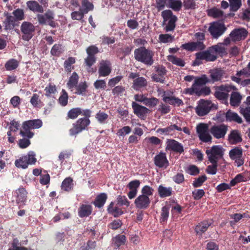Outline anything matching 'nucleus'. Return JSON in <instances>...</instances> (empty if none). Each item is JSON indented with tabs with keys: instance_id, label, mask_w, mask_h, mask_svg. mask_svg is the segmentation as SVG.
Wrapping results in <instances>:
<instances>
[{
	"instance_id": "64",
	"label": "nucleus",
	"mask_w": 250,
	"mask_h": 250,
	"mask_svg": "<svg viewBox=\"0 0 250 250\" xmlns=\"http://www.w3.org/2000/svg\"><path fill=\"white\" fill-rule=\"evenodd\" d=\"M210 93V89L209 87L203 86L198 88L197 95H208Z\"/></svg>"
},
{
	"instance_id": "62",
	"label": "nucleus",
	"mask_w": 250,
	"mask_h": 250,
	"mask_svg": "<svg viewBox=\"0 0 250 250\" xmlns=\"http://www.w3.org/2000/svg\"><path fill=\"white\" fill-rule=\"evenodd\" d=\"M186 172L191 175H196L199 173L198 167L194 165L189 166L186 170Z\"/></svg>"
},
{
	"instance_id": "24",
	"label": "nucleus",
	"mask_w": 250,
	"mask_h": 250,
	"mask_svg": "<svg viewBox=\"0 0 250 250\" xmlns=\"http://www.w3.org/2000/svg\"><path fill=\"white\" fill-rule=\"evenodd\" d=\"M92 212V207L90 205L83 204L78 209V214L80 217H87Z\"/></svg>"
},
{
	"instance_id": "1",
	"label": "nucleus",
	"mask_w": 250,
	"mask_h": 250,
	"mask_svg": "<svg viewBox=\"0 0 250 250\" xmlns=\"http://www.w3.org/2000/svg\"><path fill=\"white\" fill-rule=\"evenodd\" d=\"M154 55L153 51L144 47H140L134 51L135 59L147 65H151L153 63Z\"/></svg>"
},
{
	"instance_id": "21",
	"label": "nucleus",
	"mask_w": 250,
	"mask_h": 250,
	"mask_svg": "<svg viewBox=\"0 0 250 250\" xmlns=\"http://www.w3.org/2000/svg\"><path fill=\"white\" fill-rule=\"evenodd\" d=\"M163 100L165 103L174 106H180L183 104V102L181 99L170 95L166 92L163 95Z\"/></svg>"
},
{
	"instance_id": "7",
	"label": "nucleus",
	"mask_w": 250,
	"mask_h": 250,
	"mask_svg": "<svg viewBox=\"0 0 250 250\" xmlns=\"http://www.w3.org/2000/svg\"><path fill=\"white\" fill-rule=\"evenodd\" d=\"M197 132L200 139L204 142H211L212 137L208 132L207 124L201 123L197 125Z\"/></svg>"
},
{
	"instance_id": "55",
	"label": "nucleus",
	"mask_w": 250,
	"mask_h": 250,
	"mask_svg": "<svg viewBox=\"0 0 250 250\" xmlns=\"http://www.w3.org/2000/svg\"><path fill=\"white\" fill-rule=\"evenodd\" d=\"M68 95L66 91L62 89V95L59 99L60 104L62 106H65L68 102Z\"/></svg>"
},
{
	"instance_id": "9",
	"label": "nucleus",
	"mask_w": 250,
	"mask_h": 250,
	"mask_svg": "<svg viewBox=\"0 0 250 250\" xmlns=\"http://www.w3.org/2000/svg\"><path fill=\"white\" fill-rule=\"evenodd\" d=\"M228 130V125L224 124L214 125L210 129L211 134L217 139L224 138Z\"/></svg>"
},
{
	"instance_id": "22",
	"label": "nucleus",
	"mask_w": 250,
	"mask_h": 250,
	"mask_svg": "<svg viewBox=\"0 0 250 250\" xmlns=\"http://www.w3.org/2000/svg\"><path fill=\"white\" fill-rule=\"evenodd\" d=\"M166 149L179 153H182L184 151L182 145L174 140H170L167 141Z\"/></svg>"
},
{
	"instance_id": "44",
	"label": "nucleus",
	"mask_w": 250,
	"mask_h": 250,
	"mask_svg": "<svg viewBox=\"0 0 250 250\" xmlns=\"http://www.w3.org/2000/svg\"><path fill=\"white\" fill-rule=\"evenodd\" d=\"M106 199V194L105 193H102L97 196L94 204L96 207L98 208H101L104 206Z\"/></svg>"
},
{
	"instance_id": "48",
	"label": "nucleus",
	"mask_w": 250,
	"mask_h": 250,
	"mask_svg": "<svg viewBox=\"0 0 250 250\" xmlns=\"http://www.w3.org/2000/svg\"><path fill=\"white\" fill-rule=\"evenodd\" d=\"M18 66L19 62L15 59L9 60L5 64L6 69L8 71L14 70L17 68Z\"/></svg>"
},
{
	"instance_id": "54",
	"label": "nucleus",
	"mask_w": 250,
	"mask_h": 250,
	"mask_svg": "<svg viewBox=\"0 0 250 250\" xmlns=\"http://www.w3.org/2000/svg\"><path fill=\"white\" fill-rule=\"evenodd\" d=\"M174 37L169 34H160L159 37V40L162 43L171 42Z\"/></svg>"
},
{
	"instance_id": "19",
	"label": "nucleus",
	"mask_w": 250,
	"mask_h": 250,
	"mask_svg": "<svg viewBox=\"0 0 250 250\" xmlns=\"http://www.w3.org/2000/svg\"><path fill=\"white\" fill-rule=\"evenodd\" d=\"M248 32L244 28L237 29L233 30L230 34V38L232 41H239L244 39L247 36Z\"/></svg>"
},
{
	"instance_id": "31",
	"label": "nucleus",
	"mask_w": 250,
	"mask_h": 250,
	"mask_svg": "<svg viewBox=\"0 0 250 250\" xmlns=\"http://www.w3.org/2000/svg\"><path fill=\"white\" fill-rule=\"evenodd\" d=\"M226 120L229 121H234L240 124L242 122V118L236 113L229 110L226 114Z\"/></svg>"
},
{
	"instance_id": "20",
	"label": "nucleus",
	"mask_w": 250,
	"mask_h": 250,
	"mask_svg": "<svg viewBox=\"0 0 250 250\" xmlns=\"http://www.w3.org/2000/svg\"><path fill=\"white\" fill-rule=\"evenodd\" d=\"M154 163L159 167L167 168L169 165L168 161L165 153H159L154 157Z\"/></svg>"
},
{
	"instance_id": "42",
	"label": "nucleus",
	"mask_w": 250,
	"mask_h": 250,
	"mask_svg": "<svg viewBox=\"0 0 250 250\" xmlns=\"http://www.w3.org/2000/svg\"><path fill=\"white\" fill-rule=\"evenodd\" d=\"M94 6L92 3L88 0H82V7L80 8L81 10L85 14L87 13L89 11L93 9Z\"/></svg>"
},
{
	"instance_id": "30",
	"label": "nucleus",
	"mask_w": 250,
	"mask_h": 250,
	"mask_svg": "<svg viewBox=\"0 0 250 250\" xmlns=\"http://www.w3.org/2000/svg\"><path fill=\"white\" fill-rule=\"evenodd\" d=\"M79 76L76 72L73 73L67 83V87L71 91L74 90V87L77 85Z\"/></svg>"
},
{
	"instance_id": "3",
	"label": "nucleus",
	"mask_w": 250,
	"mask_h": 250,
	"mask_svg": "<svg viewBox=\"0 0 250 250\" xmlns=\"http://www.w3.org/2000/svg\"><path fill=\"white\" fill-rule=\"evenodd\" d=\"M33 151H29L27 155H22L15 161V166L19 168L25 169L29 165H34L37 159Z\"/></svg>"
},
{
	"instance_id": "60",
	"label": "nucleus",
	"mask_w": 250,
	"mask_h": 250,
	"mask_svg": "<svg viewBox=\"0 0 250 250\" xmlns=\"http://www.w3.org/2000/svg\"><path fill=\"white\" fill-rule=\"evenodd\" d=\"M159 103V101L156 98H146L144 104L149 107H154Z\"/></svg>"
},
{
	"instance_id": "43",
	"label": "nucleus",
	"mask_w": 250,
	"mask_h": 250,
	"mask_svg": "<svg viewBox=\"0 0 250 250\" xmlns=\"http://www.w3.org/2000/svg\"><path fill=\"white\" fill-rule=\"evenodd\" d=\"M109 116L106 113L99 111L95 115V118L97 121L101 124H104L106 123V121L108 120Z\"/></svg>"
},
{
	"instance_id": "17",
	"label": "nucleus",
	"mask_w": 250,
	"mask_h": 250,
	"mask_svg": "<svg viewBox=\"0 0 250 250\" xmlns=\"http://www.w3.org/2000/svg\"><path fill=\"white\" fill-rule=\"evenodd\" d=\"M111 71V63L108 61L102 60L100 62L99 74L100 76L105 77L110 74Z\"/></svg>"
},
{
	"instance_id": "2",
	"label": "nucleus",
	"mask_w": 250,
	"mask_h": 250,
	"mask_svg": "<svg viewBox=\"0 0 250 250\" xmlns=\"http://www.w3.org/2000/svg\"><path fill=\"white\" fill-rule=\"evenodd\" d=\"M42 121L39 119L25 121L22 124V128L24 131L21 130L20 134L23 137L31 138L33 136L34 133L30 130L39 128L42 126Z\"/></svg>"
},
{
	"instance_id": "38",
	"label": "nucleus",
	"mask_w": 250,
	"mask_h": 250,
	"mask_svg": "<svg viewBox=\"0 0 250 250\" xmlns=\"http://www.w3.org/2000/svg\"><path fill=\"white\" fill-rule=\"evenodd\" d=\"M73 186L72 179L70 177H68L62 181L61 187L62 190L68 191L72 189Z\"/></svg>"
},
{
	"instance_id": "13",
	"label": "nucleus",
	"mask_w": 250,
	"mask_h": 250,
	"mask_svg": "<svg viewBox=\"0 0 250 250\" xmlns=\"http://www.w3.org/2000/svg\"><path fill=\"white\" fill-rule=\"evenodd\" d=\"M231 159L235 160L237 167L243 165L244 161L242 159V150L238 147H235L231 149L229 153Z\"/></svg>"
},
{
	"instance_id": "57",
	"label": "nucleus",
	"mask_w": 250,
	"mask_h": 250,
	"mask_svg": "<svg viewBox=\"0 0 250 250\" xmlns=\"http://www.w3.org/2000/svg\"><path fill=\"white\" fill-rule=\"evenodd\" d=\"M4 15L6 17L5 21V27L6 28H10L11 26H13L14 23V18L8 13H4Z\"/></svg>"
},
{
	"instance_id": "10",
	"label": "nucleus",
	"mask_w": 250,
	"mask_h": 250,
	"mask_svg": "<svg viewBox=\"0 0 250 250\" xmlns=\"http://www.w3.org/2000/svg\"><path fill=\"white\" fill-rule=\"evenodd\" d=\"M226 28L224 24L219 22H213L210 24L208 28L210 34L214 38H217L221 36L226 31Z\"/></svg>"
},
{
	"instance_id": "51",
	"label": "nucleus",
	"mask_w": 250,
	"mask_h": 250,
	"mask_svg": "<svg viewBox=\"0 0 250 250\" xmlns=\"http://www.w3.org/2000/svg\"><path fill=\"white\" fill-rule=\"evenodd\" d=\"M82 113V110L80 108H74L69 110L67 113L68 117L72 119H76Z\"/></svg>"
},
{
	"instance_id": "25",
	"label": "nucleus",
	"mask_w": 250,
	"mask_h": 250,
	"mask_svg": "<svg viewBox=\"0 0 250 250\" xmlns=\"http://www.w3.org/2000/svg\"><path fill=\"white\" fill-rule=\"evenodd\" d=\"M147 84L146 79L142 77H137L133 80L132 88L136 90H139L141 88L145 87Z\"/></svg>"
},
{
	"instance_id": "6",
	"label": "nucleus",
	"mask_w": 250,
	"mask_h": 250,
	"mask_svg": "<svg viewBox=\"0 0 250 250\" xmlns=\"http://www.w3.org/2000/svg\"><path fill=\"white\" fill-rule=\"evenodd\" d=\"M162 16L164 19V22L168 21L165 30L166 31L173 30L175 27V22L177 21V17L173 15L170 10H166L162 12Z\"/></svg>"
},
{
	"instance_id": "34",
	"label": "nucleus",
	"mask_w": 250,
	"mask_h": 250,
	"mask_svg": "<svg viewBox=\"0 0 250 250\" xmlns=\"http://www.w3.org/2000/svg\"><path fill=\"white\" fill-rule=\"evenodd\" d=\"M248 106L241 108L240 112L243 115L246 121L250 123V96L247 99Z\"/></svg>"
},
{
	"instance_id": "37",
	"label": "nucleus",
	"mask_w": 250,
	"mask_h": 250,
	"mask_svg": "<svg viewBox=\"0 0 250 250\" xmlns=\"http://www.w3.org/2000/svg\"><path fill=\"white\" fill-rule=\"evenodd\" d=\"M249 179V177L246 176L245 173L239 174L230 181V184L231 186H233L238 183L246 182Z\"/></svg>"
},
{
	"instance_id": "46",
	"label": "nucleus",
	"mask_w": 250,
	"mask_h": 250,
	"mask_svg": "<svg viewBox=\"0 0 250 250\" xmlns=\"http://www.w3.org/2000/svg\"><path fill=\"white\" fill-rule=\"evenodd\" d=\"M208 15L213 18H222L223 16V12L219 8H213L208 10Z\"/></svg>"
},
{
	"instance_id": "49",
	"label": "nucleus",
	"mask_w": 250,
	"mask_h": 250,
	"mask_svg": "<svg viewBox=\"0 0 250 250\" xmlns=\"http://www.w3.org/2000/svg\"><path fill=\"white\" fill-rule=\"evenodd\" d=\"M247 73L246 70L245 69H243L239 72H238L236 74V76H232L231 77V80L237 83L238 84H240L242 85V78L241 77L243 76H247Z\"/></svg>"
},
{
	"instance_id": "11",
	"label": "nucleus",
	"mask_w": 250,
	"mask_h": 250,
	"mask_svg": "<svg viewBox=\"0 0 250 250\" xmlns=\"http://www.w3.org/2000/svg\"><path fill=\"white\" fill-rule=\"evenodd\" d=\"M21 29L23 34L22 39L29 41L33 36L35 27L31 23L24 21L21 24Z\"/></svg>"
},
{
	"instance_id": "4",
	"label": "nucleus",
	"mask_w": 250,
	"mask_h": 250,
	"mask_svg": "<svg viewBox=\"0 0 250 250\" xmlns=\"http://www.w3.org/2000/svg\"><path fill=\"white\" fill-rule=\"evenodd\" d=\"M215 97L219 100L227 99L229 96V93L233 90H236L234 86L225 84L215 87Z\"/></svg>"
},
{
	"instance_id": "26",
	"label": "nucleus",
	"mask_w": 250,
	"mask_h": 250,
	"mask_svg": "<svg viewBox=\"0 0 250 250\" xmlns=\"http://www.w3.org/2000/svg\"><path fill=\"white\" fill-rule=\"evenodd\" d=\"M229 141L230 144H236L242 140L239 132L237 130H232L229 135Z\"/></svg>"
},
{
	"instance_id": "32",
	"label": "nucleus",
	"mask_w": 250,
	"mask_h": 250,
	"mask_svg": "<svg viewBox=\"0 0 250 250\" xmlns=\"http://www.w3.org/2000/svg\"><path fill=\"white\" fill-rule=\"evenodd\" d=\"M242 96L237 92H232L230 99V104L232 106H238L241 103Z\"/></svg>"
},
{
	"instance_id": "45",
	"label": "nucleus",
	"mask_w": 250,
	"mask_h": 250,
	"mask_svg": "<svg viewBox=\"0 0 250 250\" xmlns=\"http://www.w3.org/2000/svg\"><path fill=\"white\" fill-rule=\"evenodd\" d=\"M125 241L126 238L124 235H118L113 239V243L117 248L125 244Z\"/></svg>"
},
{
	"instance_id": "61",
	"label": "nucleus",
	"mask_w": 250,
	"mask_h": 250,
	"mask_svg": "<svg viewBox=\"0 0 250 250\" xmlns=\"http://www.w3.org/2000/svg\"><path fill=\"white\" fill-rule=\"evenodd\" d=\"M63 50L59 44H55L52 48L51 53L54 56H58L63 52Z\"/></svg>"
},
{
	"instance_id": "14",
	"label": "nucleus",
	"mask_w": 250,
	"mask_h": 250,
	"mask_svg": "<svg viewBox=\"0 0 250 250\" xmlns=\"http://www.w3.org/2000/svg\"><path fill=\"white\" fill-rule=\"evenodd\" d=\"M37 18L40 24H48L52 26H54V23L52 21L54 19V14L50 10H48L44 15L38 14Z\"/></svg>"
},
{
	"instance_id": "59",
	"label": "nucleus",
	"mask_w": 250,
	"mask_h": 250,
	"mask_svg": "<svg viewBox=\"0 0 250 250\" xmlns=\"http://www.w3.org/2000/svg\"><path fill=\"white\" fill-rule=\"evenodd\" d=\"M154 189L148 186H144L141 190L142 194L145 195L146 196L149 197L153 193Z\"/></svg>"
},
{
	"instance_id": "12",
	"label": "nucleus",
	"mask_w": 250,
	"mask_h": 250,
	"mask_svg": "<svg viewBox=\"0 0 250 250\" xmlns=\"http://www.w3.org/2000/svg\"><path fill=\"white\" fill-rule=\"evenodd\" d=\"M211 106L212 104L210 101L201 100L196 107V113L200 116H204L209 112Z\"/></svg>"
},
{
	"instance_id": "39",
	"label": "nucleus",
	"mask_w": 250,
	"mask_h": 250,
	"mask_svg": "<svg viewBox=\"0 0 250 250\" xmlns=\"http://www.w3.org/2000/svg\"><path fill=\"white\" fill-rule=\"evenodd\" d=\"M210 50L214 53L220 54L221 56L227 54L226 49L223 43H218L210 47Z\"/></svg>"
},
{
	"instance_id": "52",
	"label": "nucleus",
	"mask_w": 250,
	"mask_h": 250,
	"mask_svg": "<svg viewBox=\"0 0 250 250\" xmlns=\"http://www.w3.org/2000/svg\"><path fill=\"white\" fill-rule=\"evenodd\" d=\"M167 60L171 62L173 64L180 66H184L185 65V62L181 59L176 57L172 55H169L167 56Z\"/></svg>"
},
{
	"instance_id": "41",
	"label": "nucleus",
	"mask_w": 250,
	"mask_h": 250,
	"mask_svg": "<svg viewBox=\"0 0 250 250\" xmlns=\"http://www.w3.org/2000/svg\"><path fill=\"white\" fill-rule=\"evenodd\" d=\"M45 95L47 97H51L57 92L56 86L52 83H49L44 89Z\"/></svg>"
},
{
	"instance_id": "29",
	"label": "nucleus",
	"mask_w": 250,
	"mask_h": 250,
	"mask_svg": "<svg viewBox=\"0 0 250 250\" xmlns=\"http://www.w3.org/2000/svg\"><path fill=\"white\" fill-rule=\"evenodd\" d=\"M166 3L168 7L176 11H179L182 6L181 0H166Z\"/></svg>"
},
{
	"instance_id": "35",
	"label": "nucleus",
	"mask_w": 250,
	"mask_h": 250,
	"mask_svg": "<svg viewBox=\"0 0 250 250\" xmlns=\"http://www.w3.org/2000/svg\"><path fill=\"white\" fill-rule=\"evenodd\" d=\"M209 82V80L205 75H203L200 77H196L195 78L194 85L196 86L197 88L204 86Z\"/></svg>"
},
{
	"instance_id": "5",
	"label": "nucleus",
	"mask_w": 250,
	"mask_h": 250,
	"mask_svg": "<svg viewBox=\"0 0 250 250\" xmlns=\"http://www.w3.org/2000/svg\"><path fill=\"white\" fill-rule=\"evenodd\" d=\"M206 153L211 163L217 162L223 157V148L219 145L213 146L210 149L206 150Z\"/></svg>"
},
{
	"instance_id": "27",
	"label": "nucleus",
	"mask_w": 250,
	"mask_h": 250,
	"mask_svg": "<svg viewBox=\"0 0 250 250\" xmlns=\"http://www.w3.org/2000/svg\"><path fill=\"white\" fill-rule=\"evenodd\" d=\"M88 85L85 82H81L74 87L72 91L74 94L84 96L86 95Z\"/></svg>"
},
{
	"instance_id": "53",
	"label": "nucleus",
	"mask_w": 250,
	"mask_h": 250,
	"mask_svg": "<svg viewBox=\"0 0 250 250\" xmlns=\"http://www.w3.org/2000/svg\"><path fill=\"white\" fill-rule=\"evenodd\" d=\"M169 207L168 206H165L163 207L162 209L161 222H165L167 220L169 216Z\"/></svg>"
},
{
	"instance_id": "8",
	"label": "nucleus",
	"mask_w": 250,
	"mask_h": 250,
	"mask_svg": "<svg viewBox=\"0 0 250 250\" xmlns=\"http://www.w3.org/2000/svg\"><path fill=\"white\" fill-rule=\"evenodd\" d=\"M90 121L88 118H81L75 124H73V127L70 129V134L72 136L76 135L90 124Z\"/></svg>"
},
{
	"instance_id": "58",
	"label": "nucleus",
	"mask_w": 250,
	"mask_h": 250,
	"mask_svg": "<svg viewBox=\"0 0 250 250\" xmlns=\"http://www.w3.org/2000/svg\"><path fill=\"white\" fill-rule=\"evenodd\" d=\"M131 131V129L129 126H125L118 130L117 135L119 137H124L125 135L129 134Z\"/></svg>"
},
{
	"instance_id": "16",
	"label": "nucleus",
	"mask_w": 250,
	"mask_h": 250,
	"mask_svg": "<svg viewBox=\"0 0 250 250\" xmlns=\"http://www.w3.org/2000/svg\"><path fill=\"white\" fill-rule=\"evenodd\" d=\"M150 203L149 197L145 195H139L135 200L134 204L136 207L139 209H146L147 208Z\"/></svg>"
},
{
	"instance_id": "33",
	"label": "nucleus",
	"mask_w": 250,
	"mask_h": 250,
	"mask_svg": "<svg viewBox=\"0 0 250 250\" xmlns=\"http://www.w3.org/2000/svg\"><path fill=\"white\" fill-rule=\"evenodd\" d=\"M223 74V71L219 69H213L210 71V76L213 82L220 81Z\"/></svg>"
},
{
	"instance_id": "56",
	"label": "nucleus",
	"mask_w": 250,
	"mask_h": 250,
	"mask_svg": "<svg viewBox=\"0 0 250 250\" xmlns=\"http://www.w3.org/2000/svg\"><path fill=\"white\" fill-rule=\"evenodd\" d=\"M30 103L34 107H38L42 104L40 96L38 94H34L30 99Z\"/></svg>"
},
{
	"instance_id": "18",
	"label": "nucleus",
	"mask_w": 250,
	"mask_h": 250,
	"mask_svg": "<svg viewBox=\"0 0 250 250\" xmlns=\"http://www.w3.org/2000/svg\"><path fill=\"white\" fill-rule=\"evenodd\" d=\"M140 185V182L138 180L132 181L128 184L127 187L129 189V191L127 193V196L130 199H132L135 197Z\"/></svg>"
},
{
	"instance_id": "50",
	"label": "nucleus",
	"mask_w": 250,
	"mask_h": 250,
	"mask_svg": "<svg viewBox=\"0 0 250 250\" xmlns=\"http://www.w3.org/2000/svg\"><path fill=\"white\" fill-rule=\"evenodd\" d=\"M76 62V59L74 57H69L64 62V67L66 71L71 72L73 69L72 65Z\"/></svg>"
},
{
	"instance_id": "15",
	"label": "nucleus",
	"mask_w": 250,
	"mask_h": 250,
	"mask_svg": "<svg viewBox=\"0 0 250 250\" xmlns=\"http://www.w3.org/2000/svg\"><path fill=\"white\" fill-rule=\"evenodd\" d=\"M132 107L134 110V113L140 118L144 119L147 114L149 112V110L146 107L139 105L135 102L132 103Z\"/></svg>"
},
{
	"instance_id": "47",
	"label": "nucleus",
	"mask_w": 250,
	"mask_h": 250,
	"mask_svg": "<svg viewBox=\"0 0 250 250\" xmlns=\"http://www.w3.org/2000/svg\"><path fill=\"white\" fill-rule=\"evenodd\" d=\"M230 10L233 12L237 11L241 6V0H228Z\"/></svg>"
},
{
	"instance_id": "23",
	"label": "nucleus",
	"mask_w": 250,
	"mask_h": 250,
	"mask_svg": "<svg viewBox=\"0 0 250 250\" xmlns=\"http://www.w3.org/2000/svg\"><path fill=\"white\" fill-rule=\"evenodd\" d=\"M212 223V220H206L199 223L195 229L197 234L201 235L208 229Z\"/></svg>"
},
{
	"instance_id": "36",
	"label": "nucleus",
	"mask_w": 250,
	"mask_h": 250,
	"mask_svg": "<svg viewBox=\"0 0 250 250\" xmlns=\"http://www.w3.org/2000/svg\"><path fill=\"white\" fill-rule=\"evenodd\" d=\"M17 201L18 203H23L26 200L27 192L23 188H20L17 191Z\"/></svg>"
},
{
	"instance_id": "28",
	"label": "nucleus",
	"mask_w": 250,
	"mask_h": 250,
	"mask_svg": "<svg viewBox=\"0 0 250 250\" xmlns=\"http://www.w3.org/2000/svg\"><path fill=\"white\" fill-rule=\"evenodd\" d=\"M26 5L28 8L34 12L42 13L43 12V7L35 0L28 1Z\"/></svg>"
},
{
	"instance_id": "63",
	"label": "nucleus",
	"mask_w": 250,
	"mask_h": 250,
	"mask_svg": "<svg viewBox=\"0 0 250 250\" xmlns=\"http://www.w3.org/2000/svg\"><path fill=\"white\" fill-rule=\"evenodd\" d=\"M71 155V151L70 150L63 151L60 153L59 160L61 163H62L65 159L69 158Z\"/></svg>"
},
{
	"instance_id": "40",
	"label": "nucleus",
	"mask_w": 250,
	"mask_h": 250,
	"mask_svg": "<svg viewBox=\"0 0 250 250\" xmlns=\"http://www.w3.org/2000/svg\"><path fill=\"white\" fill-rule=\"evenodd\" d=\"M158 193L161 198L168 197L171 195L172 193V188L165 187L163 186H159L158 188Z\"/></svg>"
}]
</instances>
